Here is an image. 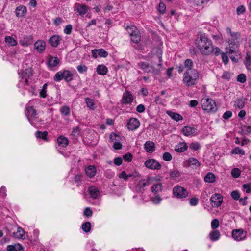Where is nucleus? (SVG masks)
Here are the masks:
<instances>
[{"mask_svg": "<svg viewBox=\"0 0 251 251\" xmlns=\"http://www.w3.org/2000/svg\"><path fill=\"white\" fill-rule=\"evenodd\" d=\"M13 235L15 238L23 239L25 238V231L22 227H18L17 232L13 233Z\"/></svg>", "mask_w": 251, "mask_h": 251, "instance_id": "32", "label": "nucleus"}, {"mask_svg": "<svg viewBox=\"0 0 251 251\" xmlns=\"http://www.w3.org/2000/svg\"><path fill=\"white\" fill-rule=\"evenodd\" d=\"M140 125V122L137 118H131L129 120L126 126L129 130H134L137 129Z\"/></svg>", "mask_w": 251, "mask_h": 251, "instance_id": "16", "label": "nucleus"}, {"mask_svg": "<svg viewBox=\"0 0 251 251\" xmlns=\"http://www.w3.org/2000/svg\"><path fill=\"white\" fill-rule=\"evenodd\" d=\"M246 58L245 65L246 68L248 70H251V58L248 55H247Z\"/></svg>", "mask_w": 251, "mask_h": 251, "instance_id": "55", "label": "nucleus"}, {"mask_svg": "<svg viewBox=\"0 0 251 251\" xmlns=\"http://www.w3.org/2000/svg\"><path fill=\"white\" fill-rule=\"evenodd\" d=\"M246 80V76L244 74H241L237 76V81L241 83H244Z\"/></svg>", "mask_w": 251, "mask_h": 251, "instance_id": "59", "label": "nucleus"}, {"mask_svg": "<svg viewBox=\"0 0 251 251\" xmlns=\"http://www.w3.org/2000/svg\"><path fill=\"white\" fill-rule=\"evenodd\" d=\"M220 236V233L218 230H214L209 233L210 239L212 241L218 240Z\"/></svg>", "mask_w": 251, "mask_h": 251, "instance_id": "35", "label": "nucleus"}, {"mask_svg": "<svg viewBox=\"0 0 251 251\" xmlns=\"http://www.w3.org/2000/svg\"><path fill=\"white\" fill-rule=\"evenodd\" d=\"M74 9L77 11L79 15H83L85 14L88 11V7L84 4L76 3L74 6Z\"/></svg>", "mask_w": 251, "mask_h": 251, "instance_id": "18", "label": "nucleus"}, {"mask_svg": "<svg viewBox=\"0 0 251 251\" xmlns=\"http://www.w3.org/2000/svg\"><path fill=\"white\" fill-rule=\"evenodd\" d=\"M240 174H241V171L237 168H233L231 171L232 176H233V177H234L235 178H238L240 176Z\"/></svg>", "mask_w": 251, "mask_h": 251, "instance_id": "47", "label": "nucleus"}, {"mask_svg": "<svg viewBox=\"0 0 251 251\" xmlns=\"http://www.w3.org/2000/svg\"><path fill=\"white\" fill-rule=\"evenodd\" d=\"M166 10V5L165 4L162 2H160L158 6V11L160 14H163L165 13Z\"/></svg>", "mask_w": 251, "mask_h": 251, "instance_id": "52", "label": "nucleus"}, {"mask_svg": "<svg viewBox=\"0 0 251 251\" xmlns=\"http://www.w3.org/2000/svg\"><path fill=\"white\" fill-rule=\"evenodd\" d=\"M232 237L237 241H241L244 239L246 236V232L243 230L235 229L233 230L232 232Z\"/></svg>", "mask_w": 251, "mask_h": 251, "instance_id": "15", "label": "nucleus"}, {"mask_svg": "<svg viewBox=\"0 0 251 251\" xmlns=\"http://www.w3.org/2000/svg\"><path fill=\"white\" fill-rule=\"evenodd\" d=\"M85 173L87 176L90 178H93L96 173V168L93 165H89L85 170Z\"/></svg>", "mask_w": 251, "mask_h": 251, "instance_id": "26", "label": "nucleus"}, {"mask_svg": "<svg viewBox=\"0 0 251 251\" xmlns=\"http://www.w3.org/2000/svg\"><path fill=\"white\" fill-rule=\"evenodd\" d=\"M34 47L39 53H42L46 48V43L42 40H39L34 43Z\"/></svg>", "mask_w": 251, "mask_h": 251, "instance_id": "19", "label": "nucleus"}, {"mask_svg": "<svg viewBox=\"0 0 251 251\" xmlns=\"http://www.w3.org/2000/svg\"><path fill=\"white\" fill-rule=\"evenodd\" d=\"M48 132L44 131L43 132L41 131H37L35 132V135L37 138L42 139L45 141H48Z\"/></svg>", "mask_w": 251, "mask_h": 251, "instance_id": "30", "label": "nucleus"}, {"mask_svg": "<svg viewBox=\"0 0 251 251\" xmlns=\"http://www.w3.org/2000/svg\"><path fill=\"white\" fill-rule=\"evenodd\" d=\"M162 184L160 183L154 184L151 187V191L155 194L159 193L162 190Z\"/></svg>", "mask_w": 251, "mask_h": 251, "instance_id": "39", "label": "nucleus"}, {"mask_svg": "<svg viewBox=\"0 0 251 251\" xmlns=\"http://www.w3.org/2000/svg\"><path fill=\"white\" fill-rule=\"evenodd\" d=\"M144 148L146 152L152 153L155 151V144L152 141H148L144 144Z\"/></svg>", "mask_w": 251, "mask_h": 251, "instance_id": "22", "label": "nucleus"}, {"mask_svg": "<svg viewBox=\"0 0 251 251\" xmlns=\"http://www.w3.org/2000/svg\"><path fill=\"white\" fill-rule=\"evenodd\" d=\"M215 179L214 174L211 172H208L204 177V180L206 182L212 183L215 181Z\"/></svg>", "mask_w": 251, "mask_h": 251, "instance_id": "33", "label": "nucleus"}, {"mask_svg": "<svg viewBox=\"0 0 251 251\" xmlns=\"http://www.w3.org/2000/svg\"><path fill=\"white\" fill-rule=\"evenodd\" d=\"M59 63V60L56 57L50 56L48 60V64L50 67L56 66Z\"/></svg>", "mask_w": 251, "mask_h": 251, "instance_id": "31", "label": "nucleus"}, {"mask_svg": "<svg viewBox=\"0 0 251 251\" xmlns=\"http://www.w3.org/2000/svg\"><path fill=\"white\" fill-rule=\"evenodd\" d=\"M226 33L230 36V37L228 38V41L230 42H237V43L239 44V40L241 37V34L239 32H232L231 29L229 27H227L226 28Z\"/></svg>", "mask_w": 251, "mask_h": 251, "instance_id": "13", "label": "nucleus"}, {"mask_svg": "<svg viewBox=\"0 0 251 251\" xmlns=\"http://www.w3.org/2000/svg\"><path fill=\"white\" fill-rule=\"evenodd\" d=\"M196 45L201 53L208 55L213 53L214 46L211 39L205 34H200L196 41Z\"/></svg>", "mask_w": 251, "mask_h": 251, "instance_id": "1", "label": "nucleus"}, {"mask_svg": "<svg viewBox=\"0 0 251 251\" xmlns=\"http://www.w3.org/2000/svg\"><path fill=\"white\" fill-rule=\"evenodd\" d=\"M77 70L80 73H83L87 72V67L84 65H79L77 66Z\"/></svg>", "mask_w": 251, "mask_h": 251, "instance_id": "53", "label": "nucleus"}, {"mask_svg": "<svg viewBox=\"0 0 251 251\" xmlns=\"http://www.w3.org/2000/svg\"><path fill=\"white\" fill-rule=\"evenodd\" d=\"M210 201L213 207H218L223 202V197L219 193H215L211 197Z\"/></svg>", "mask_w": 251, "mask_h": 251, "instance_id": "10", "label": "nucleus"}, {"mask_svg": "<svg viewBox=\"0 0 251 251\" xmlns=\"http://www.w3.org/2000/svg\"><path fill=\"white\" fill-rule=\"evenodd\" d=\"M162 199L158 195L155 196L154 197L151 198V201L154 204H157L160 203Z\"/></svg>", "mask_w": 251, "mask_h": 251, "instance_id": "58", "label": "nucleus"}, {"mask_svg": "<svg viewBox=\"0 0 251 251\" xmlns=\"http://www.w3.org/2000/svg\"><path fill=\"white\" fill-rule=\"evenodd\" d=\"M7 250V251H24L23 247L20 244L8 245Z\"/></svg>", "mask_w": 251, "mask_h": 251, "instance_id": "28", "label": "nucleus"}, {"mask_svg": "<svg viewBox=\"0 0 251 251\" xmlns=\"http://www.w3.org/2000/svg\"><path fill=\"white\" fill-rule=\"evenodd\" d=\"M82 178V175L79 174L75 176L74 177V181L76 183L77 186L80 185L81 183V179Z\"/></svg>", "mask_w": 251, "mask_h": 251, "instance_id": "48", "label": "nucleus"}, {"mask_svg": "<svg viewBox=\"0 0 251 251\" xmlns=\"http://www.w3.org/2000/svg\"><path fill=\"white\" fill-rule=\"evenodd\" d=\"M172 156L171 154L168 152H166L163 154V159L166 161H170L172 160Z\"/></svg>", "mask_w": 251, "mask_h": 251, "instance_id": "57", "label": "nucleus"}, {"mask_svg": "<svg viewBox=\"0 0 251 251\" xmlns=\"http://www.w3.org/2000/svg\"><path fill=\"white\" fill-rule=\"evenodd\" d=\"M81 229L85 233L89 232L91 230V224L89 222L84 223L81 226Z\"/></svg>", "mask_w": 251, "mask_h": 251, "instance_id": "40", "label": "nucleus"}, {"mask_svg": "<svg viewBox=\"0 0 251 251\" xmlns=\"http://www.w3.org/2000/svg\"><path fill=\"white\" fill-rule=\"evenodd\" d=\"M150 185L149 179H144L140 180L135 186V190L138 192H143L147 187Z\"/></svg>", "mask_w": 251, "mask_h": 251, "instance_id": "11", "label": "nucleus"}, {"mask_svg": "<svg viewBox=\"0 0 251 251\" xmlns=\"http://www.w3.org/2000/svg\"><path fill=\"white\" fill-rule=\"evenodd\" d=\"M61 115L68 116L70 114V108L69 107L64 105L62 106L60 109Z\"/></svg>", "mask_w": 251, "mask_h": 251, "instance_id": "42", "label": "nucleus"}, {"mask_svg": "<svg viewBox=\"0 0 251 251\" xmlns=\"http://www.w3.org/2000/svg\"><path fill=\"white\" fill-rule=\"evenodd\" d=\"M209 0H194V4L197 6H201L205 3H207Z\"/></svg>", "mask_w": 251, "mask_h": 251, "instance_id": "62", "label": "nucleus"}, {"mask_svg": "<svg viewBox=\"0 0 251 251\" xmlns=\"http://www.w3.org/2000/svg\"><path fill=\"white\" fill-rule=\"evenodd\" d=\"M108 69L104 65H99L97 68V72L100 75H104L107 73Z\"/></svg>", "mask_w": 251, "mask_h": 251, "instance_id": "36", "label": "nucleus"}, {"mask_svg": "<svg viewBox=\"0 0 251 251\" xmlns=\"http://www.w3.org/2000/svg\"><path fill=\"white\" fill-rule=\"evenodd\" d=\"M180 175V173L176 170H171L170 172V178L174 180L178 178Z\"/></svg>", "mask_w": 251, "mask_h": 251, "instance_id": "41", "label": "nucleus"}, {"mask_svg": "<svg viewBox=\"0 0 251 251\" xmlns=\"http://www.w3.org/2000/svg\"><path fill=\"white\" fill-rule=\"evenodd\" d=\"M47 84L45 83L43 85L42 88L40 91L39 95L40 97L41 98H45L47 96Z\"/></svg>", "mask_w": 251, "mask_h": 251, "instance_id": "46", "label": "nucleus"}, {"mask_svg": "<svg viewBox=\"0 0 251 251\" xmlns=\"http://www.w3.org/2000/svg\"><path fill=\"white\" fill-rule=\"evenodd\" d=\"M93 215V211L91 208L88 207L84 209L83 215L86 217H90Z\"/></svg>", "mask_w": 251, "mask_h": 251, "instance_id": "51", "label": "nucleus"}, {"mask_svg": "<svg viewBox=\"0 0 251 251\" xmlns=\"http://www.w3.org/2000/svg\"><path fill=\"white\" fill-rule=\"evenodd\" d=\"M211 228L213 229H215L218 228L219 226V220L217 219H214L211 222Z\"/></svg>", "mask_w": 251, "mask_h": 251, "instance_id": "54", "label": "nucleus"}, {"mask_svg": "<svg viewBox=\"0 0 251 251\" xmlns=\"http://www.w3.org/2000/svg\"><path fill=\"white\" fill-rule=\"evenodd\" d=\"M141 177L140 175L136 171L132 173H129L126 174V180L136 181L138 180Z\"/></svg>", "mask_w": 251, "mask_h": 251, "instance_id": "20", "label": "nucleus"}, {"mask_svg": "<svg viewBox=\"0 0 251 251\" xmlns=\"http://www.w3.org/2000/svg\"><path fill=\"white\" fill-rule=\"evenodd\" d=\"M37 111L32 106L27 104L26 106L25 115L28 120L30 121L31 119H35L37 115Z\"/></svg>", "mask_w": 251, "mask_h": 251, "instance_id": "14", "label": "nucleus"}, {"mask_svg": "<svg viewBox=\"0 0 251 251\" xmlns=\"http://www.w3.org/2000/svg\"><path fill=\"white\" fill-rule=\"evenodd\" d=\"M167 113L173 119L176 120V121H179L182 120L183 119L182 116L178 113L172 112L171 111H167Z\"/></svg>", "mask_w": 251, "mask_h": 251, "instance_id": "38", "label": "nucleus"}, {"mask_svg": "<svg viewBox=\"0 0 251 251\" xmlns=\"http://www.w3.org/2000/svg\"><path fill=\"white\" fill-rule=\"evenodd\" d=\"M80 133V129L79 127H75L73 128V131L72 132V135L77 136Z\"/></svg>", "mask_w": 251, "mask_h": 251, "instance_id": "64", "label": "nucleus"}, {"mask_svg": "<svg viewBox=\"0 0 251 251\" xmlns=\"http://www.w3.org/2000/svg\"><path fill=\"white\" fill-rule=\"evenodd\" d=\"M195 128L189 126H185L182 129V133L185 136L192 135L195 132Z\"/></svg>", "mask_w": 251, "mask_h": 251, "instance_id": "27", "label": "nucleus"}, {"mask_svg": "<svg viewBox=\"0 0 251 251\" xmlns=\"http://www.w3.org/2000/svg\"><path fill=\"white\" fill-rule=\"evenodd\" d=\"M126 32L129 34L132 43H138L141 40V35L136 26L133 25L127 26Z\"/></svg>", "mask_w": 251, "mask_h": 251, "instance_id": "7", "label": "nucleus"}, {"mask_svg": "<svg viewBox=\"0 0 251 251\" xmlns=\"http://www.w3.org/2000/svg\"><path fill=\"white\" fill-rule=\"evenodd\" d=\"M74 75L69 70H64L58 72L54 76V80L59 82L63 79L67 82H69L73 79Z\"/></svg>", "mask_w": 251, "mask_h": 251, "instance_id": "5", "label": "nucleus"}, {"mask_svg": "<svg viewBox=\"0 0 251 251\" xmlns=\"http://www.w3.org/2000/svg\"><path fill=\"white\" fill-rule=\"evenodd\" d=\"M133 100V96L128 91H126V104L132 102Z\"/></svg>", "mask_w": 251, "mask_h": 251, "instance_id": "61", "label": "nucleus"}, {"mask_svg": "<svg viewBox=\"0 0 251 251\" xmlns=\"http://www.w3.org/2000/svg\"><path fill=\"white\" fill-rule=\"evenodd\" d=\"M232 198L235 200H239L240 194L238 191H233L231 193Z\"/></svg>", "mask_w": 251, "mask_h": 251, "instance_id": "56", "label": "nucleus"}, {"mask_svg": "<svg viewBox=\"0 0 251 251\" xmlns=\"http://www.w3.org/2000/svg\"><path fill=\"white\" fill-rule=\"evenodd\" d=\"M232 154H241V155H244L245 154V151L243 150L242 149H240L239 147H236L231 151Z\"/></svg>", "mask_w": 251, "mask_h": 251, "instance_id": "50", "label": "nucleus"}, {"mask_svg": "<svg viewBox=\"0 0 251 251\" xmlns=\"http://www.w3.org/2000/svg\"><path fill=\"white\" fill-rule=\"evenodd\" d=\"M193 66V63L191 59H186L184 62V68L186 69L185 71H189L190 70H193L192 67Z\"/></svg>", "mask_w": 251, "mask_h": 251, "instance_id": "44", "label": "nucleus"}, {"mask_svg": "<svg viewBox=\"0 0 251 251\" xmlns=\"http://www.w3.org/2000/svg\"><path fill=\"white\" fill-rule=\"evenodd\" d=\"M57 142L59 146L63 148L66 147L69 143L68 139L63 136H60L58 137L57 139Z\"/></svg>", "mask_w": 251, "mask_h": 251, "instance_id": "29", "label": "nucleus"}, {"mask_svg": "<svg viewBox=\"0 0 251 251\" xmlns=\"http://www.w3.org/2000/svg\"><path fill=\"white\" fill-rule=\"evenodd\" d=\"M27 12V9L25 6L20 5L17 7L15 9V15L18 17H24Z\"/></svg>", "mask_w": 251, "mask_h": 251, "instance_id": "21", "label": "nucleus"}, {"mask_svg": "<svg viewBox=\"0 0 251 251\" xmlns=\"http://www.w3.org/2000/svg\"><path fill=\"white\" fill-rule=\"evenodd\" d=\"M201 105L203 110L208 112H214L217 109L215 101L208 98H204L201 100Z\"/></svg>", "mask_w": 251, "mask_h": 251, "instance_id": "4", "label": "nucleus"}, {"mask_svg": "<svg viewBox=\"0 0 251 251\" xmlns=\"http://www.w3.org/2000/svg\"><path fill=\"white\" fill-rule=\"evenodd\" d=\"M173 193L176 197L180 199L185 198L188 196L187 190L180 186H176L174 187Z\"/></svg>", "mask_w": 251, "mask_h": 251, "instance_id": "9", "label": "nucleus"}, {"mask_svg": "<svg viewBox=\"0 0 251 251\" xmlns=\"http://www.w3.org/2000/svg\"><path fill=\"white\" fill-rule=\"evenodd\" d=\"M5 41L12 46H16L17 44V41L14 38L11 36H6L5 38Z\"/></svg>", "mask_w": 251, "mask_h": 251, "instance_id": "45", "label": "nucleus"}, {"mask_svg": "<svg viewBox=\"0 0 251 251\" xmlns=\"http://www.w3.org/2000/svg\"><path fill=\"white\" fill-rule=\"evenodd\" d=\"M199 73L196 70L185 71L184 74L183 81L188 87L193 86L198 82Z\"/></svg>", "mask_w": 251, "mask_h": 251, "instance_id": "2", "label": "nucleus"}, {"mask_svg": "<svg viewBox=\"0 0 251 251\" xmlns=\"http://www.w3.org/2000/svg\"><path fill=\"white\" fill-rule=\"evenodd\" d=\"M228 45L226 47V54H227L231 60L233 62H237V57L239 55L238 47L239 43L228 41Z\"/></svg>", "mask_w": 251, "mask_h": 251, "instance_id": "3", "label": "nucleus"}, {"mask_svg": "<svg viewBox=\"0 0 251 251\" xmlns=\"http://www.w3.org/2000/svg\"><path fill=\"white\" fill-rule=\"evenodd\" d=\"M72 26L71 25H67L64 29V32L65 34H67V35H69L71 34V32H72Z\"/></svg>", "mask_w": 251, "mask_h": 251, "instance_id": "63", "label": "nucleus"}, {"mask_svg": "<svg viewBox=\"0 0 251 251\" xmlns=\"http://www.w3.org/2000/svg\"><path fill=\"white\" fill-rule=\"evenodd\" d=\"M245 106V101L242 99L237 100L235 102V106L239 109H242Z\"/></svg>", "mask_w": 251, "mask_h": 251, "instance_id": "49", "label": "nucleus"}, {"mask_svg": "<svg viewBox=\"0 0 251 251\" xmlns=\"http://www.w3.org/2000/svg\"><path fill=\"white\" fill-rule=\"evenodd\" d=\"M85 101L88 108L91 110H94L95 109V102L93 99L89 98H86L85 99Z\"/></svg>", "mask_w": 251, "mask_h": 251, "instance_id": "43", "label": "nucleus"}, {"mask_svg": "<svg viewBox=\"0 0 251 251\" xmlns=\"http://www.w3.org/2000/svg\"><path fill=\"white\" fill-rule=\"evenodd\" d=\"M88 192L90 197L93 199H97L100 195V192L98 188L95 186H90L88 188Z\"/></svg>", "mask_w": 251, "mask_h": 251, "instance_id": "23", "label": "nucleus"}, {"mask_svg": "<svg viewBox=\"0 0 251 251\" xmlns=\"http://www.w3.org/2000/svg\"><path fill=\"white\" fill-rule=\"evenodd\" d=\"M187 149V145L185 143H180L175 147V151L177 152H182Z\"/></svg>", "mask_w": 251, "mask_h": 251, "instance_id": "34", "label": "nucleus"}, {"mask_svg": "<svg viewBox=\"0 0 251 251\" xmlns=\"http://www.w3.org/2000/svg\"><path fill=\"white\" fill-rule=\"evenodd\" d=\"M33 75L31 71H28L27 70L23 71L20 75V80L19 81V85L22 86H28L29 85V78Z\"/></svg>", "mask_w": 251, "mask_h": 251, "instance_id": "8", "label": "nucleus"}, {"mask_svg": "<svg viewBox=\"0 0 251 251\" xmlns=\"http://www.w3.org/2000/svg\"><path fill=\"white\" fill-rule=\"evenodd\" d=\"M92 56L96 58L98 56L101 57H106L108 56V54L103 49H94L92 50Z\"/></svg>", "mask_w": 251, "mask_h": 251, "instance_id": "17", "label": "nucleus"}, {"mask_svg": "<svg viewBox=\"0 0 251 251\" xmlns=\"http://www.w3.org/2000/svg\"><path fill=\"white\" fill-rule=\"evenodd\" d=\"M19 42L23 46H28L33 43V37L31 35L26 36L20 40Z\"/></svg>", "mask_w": 251, "mask_h": 251, "instance_id": "25", "label": "nucleus"}, {"mask_svg": "<svg viewBox=\"0 0 251 251\" xmlns=\"http://www.w3.org/2000/svg\"><path fill=\"white\" fill-rule=\"evenodd\" d=\"M159 63L157 65V68H155L154 66H149L147 63L142 62L139 65L140 68L147 73L151 72L155 75H157L160 71V69L162 65V60L161 56H158Z\"/></svg>", "mask_w": 251, "mask_h": 251, "instance_id": "6", "label": "nucleus"}, {"mask_svg": "<svg viewBox=\"0 0 251 251\" xmlns=\"http://www.w3.org/2000/svg\"><path fill=\"white\" fill-rule=\"evenodd\" d=\"M144 164L147 168L151 170H158L161 168V164L157 161L153 159L146 160Z\"/></svg>", "mask_w": 251, "mask_h": 251, "instance_id": "12", "label": "nucleus"}, {"mask_svg": "<svg viewBox=\"0 0 251 251\" xmlns=\"http://www.w3.org/2000/svg\"><path fill=\"white\" fill-rule=\"evenodd\" d=\"M190 148L192 150L197 151L200 148V145L198 143H192L190 145Z\"/></svg>", "mask_w": 251, "mask_h": 251, "instance_id": "60", "label": "nucleus"}, {"mask_svg": "<svg viewBox=\"0 0 251 251\" xmlns=\"http://www.w3.org/2000/svg\"><path fill=\"white\" fill-rule=\"evenodd\" d=\"M61 40V38L59 36L54 35L49 39V42L52 47H56L60 43Z\"/></svg>", "mask_w": 251, "mask_h": 251, "instance_id": "24", "label": "nucleus"}, {"mask_svg": "<svg viewBox=\"0 0 251 251\" xmlns=\"http://www.w3.org/2000/svg\"><path fill=\"white\" fill-rule=\"evenodd\" d=\"M188 163L189 166H193L195 168H199L201 165V163L195 158H189L188 160Z\"/></svg>", "mask_w": 251, "mask_h": 251, "instance_id": "37", "label": "nucleus"}]
</instances>
